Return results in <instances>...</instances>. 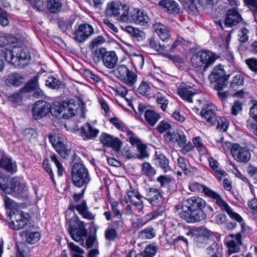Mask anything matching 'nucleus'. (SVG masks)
Masks as SVG:
<instances>
[{"instance_id":"22","label":"nucleus","mask_w":257,"mask_h":257,"mask_svg":"<svg viewBox=\"0 0 257 257\" xmlns=\"http://www.w3.org/2000/svg\"><path fill=\"white\" fill-rule=\"evenodd\" d=\"M200 114L207 125L212 126L216 124L217 116L214 109L203 108L200 111Z\"/></svg>"},{"instance_id":"62","label":"nucleus","mask_w":257,"mask_h":257,"mask_svg":"<svg viewBox=\"0 0 257 257\" xmlns=\"http://www.w3.org/2000/svg\"><path fill=\"white\" fill-rule=\"evenodd\" d=\"M246 64L252 72H257V59L255 58H250L245 60Z\"/></svg>"},{"instance_id":"11","label":"nucleus","mask_w":257,"mask_h":257,"mask_svg":"<svg viewBox=\"0 0 257 257\" xmlns=\"http://www.w3.org/2000/svg\"><path fill=\"white\" fill-rule=\"evenodd\" d=\"M231 153L234 159L239 163H246L251 158L249 150L236 143L232 145Z\"/></svg>"},{"instance_id":"28","label":"nucleus","mask_w":257,"mask_h":257,"mask_svg":"<svg viewBox=\"0 0 257 257\" xmlns=\"http://www.w3.org/2000/svg\"><path fill=\"white\" fill-rule=\"evenodd\" d=\"M164 210V208H160L153 212L147 214L143 218L138 220V222H139L138 225L142 227L148 221L158 217L159 216L162 215Z\"/></svg>"},{"instance_id":"3","label":"nucleus","mask_w":257,"mask_h":257,"mask_svg":"<svg viewBox=\"0 0 257 257\" xmlns=\"http://www.w3.org/2000/svg\"><path fill=\"white\" fill-rule=\"evenodd\" d=\"M217 59L216 55L207 50L199 51L193 55L191 59L192 66L196 68L206 71Z\"/></svg>"},{"instance_id":"32","label":"nucleus","mask_w":257,"mask_h":257,"mask_svg":"<svg viewBox=\"0 0 257 257\" xmlns=\"http://www.w3.org/2000/svg\"><path fill=\"white\" fill-rule=\"evenodd\" d=\"M76 210L85 219L93 220L95 217V215L88 211L85 201H83L80 204H77Z\"/></svg>"},{"instance_id":"51","label":"nucleus","mask_w":257,"mask_h":257,"mask_svg":"<svg viewBox=\"0 0 257 257\" xmlns=\"http://www.w3.org/2000/svg\"><path fill=\"white\" fill-rule=\"evenodd\" d=\"M105 238L109 241H113L117 237V231L113 227L108 226L104 232Z\"/></svg>"},{"instance_id":"8","label":"nucleus","mask_w":257,"mask_h":257,"mask_svg":"<svg viewBox=\"0 0 257 257\" xmlns=\"http://www.w3.org/2000/svg\"><path fill=\"white\" fill-rule=\"evenodd\" d=\"M212 234V232L204 226H200L193 229L187 233L194 237L195 244L201 247H203L207 243L208 238Z\"/></svg>"},{"instance_id":"53","label":"nucleus","mask_w":257,"mask_h":257,"mask_svg":"<svg viewBox=\"0 0 257 257\" xmlns=\"http://www.w3.org/2000/svg\"><path fill=\"white\" fill-rule=\"evenodd\" d=\"M248 211L254 217H257V199L253 198L248 201Z\"/></svg>"},{"instance_id":"47","label":"nucleus","mask_w":257,"mask_h":257,"mask_svg":"<svg viewBox=\"0 0 257 257\" xmlns=\"http://www.w3.org/2000/svg\"><path fill=\"white\" fill-rule=\"evenodd\" d=\"M126 135L129 142L134 147L138 148L143 144L138 138V137L136 136L135 134L131 130L126 131Z\"/></svg>"},{"instance_id":"31","label":"nucleus","mask_w":257,"mask_h":257,"mask_svg":"<svg viewBox=\"0 0 257 257\" xmlns=\"http://www.w3.org/2000/svg\"><path fill=\"white\" fill-rule=\"evenodd\" d=\"M146 122L151 126H154L161 118V115L153 110L147 109L145 113Z\"/></svg>"},{"instance_id":"55","label":"nucleus","mask_w":257,"mask_h":257,"mask_svg":"<svg viewBox=\"0 0 257 257\" xmlns=\"http://www.w3.org/2000/svg\"><path fill=\"white\" fill-rule=\"evenodd\" d=\"M131 61L134 65L142 68L144 64V58L141 54L134 53L131 56Z\"/></svg>"},{"instance_id":"38","label":"nucleus","mask_w":257,"mask_h":257,"mask_svg":"<svg viewBox=\"0 0 257 257\" xmlns=\"http://www.w3.org/2000/svg\"><path fill=\"white\" fill-rule=\"evenodd\" d=\"M156 164L161 167L166 172L170 170V167L169 165V162L168 159L163 155L160 154L157 156L155 159Z\"/></svg>"},{"instance_id":"14","label":"nucleus","mask_w":257,"mask_h":257,"mask_svg":"<svg viewBox=\"0 0 257 257\" xmlns=\"http://www.w3.org/2000/svg\"><path fill=\"white\" fill-rule=\"evenodd\" d=\"M51 105L49 103L44 100H38L35 103L32 109L33 117L38 119L46 116L50 111Z\"/></svg>"},{"instance_id":"20","label":"nucleus","mask_w":257,"mask_h":257,"mask_svg":"<svg viewBox=\"0 0 257 257\" xmlns=\"http://www.w3.org/2000/svg\"><path fill=\"white\" fill-rule=\"evenodd\" d=\"M145 198L152 205L157 206L161 202L162 195L159 189L151 188L146 190Z\"/></svg>"},{"instance_id":"1","label":"nucleus","mask_w":257,"mask_h":257,"mask_svg":"<svg viewBox=\"0 0 257 257\" xmlns=\"http://www.w3.org/2000/svg\"><path fill=\"white\" fill-rule=\"evenodd\" d=\"M206 201L198 196H192L188 199H184L182 201L176 205V210L181 209L179 215L188 223H194L200 221L206 218V215L203 209L206 206Z\"/></svg>"},{"instance_id":"2","label":"nucleus","mask_w":257,"mask_h":257,"mask_svg":"<svg viewBox=\"0 0 257 257\" xmlns=\"http://www.w3.org/2000/svg\"><path fill=\"white\" fill-rule=\"evenodd\" d=\"M69 232L72 238L81 245H84V240L88 231L85 228L84 222L81 221L77 215L74 216L69 221Z\"/></svg>"},{"instance_id":"45","label":"nucleus","mask_w":257,"mask_h":257,"mask_svg":"<svg viewBox=\"0 0 257 257\" xmlns=\"http://www.w3.org/2000/svg\"><path fill=\"white\" fill-rule=\"evenodd\" d=\"M156 252V247L155 246L149 245L143 251L137 254L135 257H153Z\"/></svg>"},{"instance_id":"6","label":"nucleus","mask_w":257,"mask_h":257,"mask_svg":"<svg viewBox=\"0 0 257 257\" xmlns=\"http://www.w3.org/2000/svg\"><path fill=\"white\" fill-rule=\"evenodd\" d=\"M71 176L73 184L78 187L86 186L91 180L88 170L81 163H76L74 164Z\"/></svg>"},{"instance_id":"40","label":"nucleus","mask_w":257,"mask_h":257,"mask_svg":"<svg viewBox=\"0 0 257 257\" xmlns=\"http://www.w3.org/2000/svg\"><path fill=\"white\" fill-rule=\"evenodd\" d=\"M149 46L151 48L155 50L164 52L167 50V48L169 46V45H165L160 44L159 41L154 38H151L149 40Z\"/></svg>"},{"instance_id":"43","label":"nucleus","mask_w":257,"mask_h":257,"mask_svg":"<svg viewBox=\"0 0 257 257\" xmlns=\"http://www.w3.org/2000/svg\"><path fill=\"white\" fill-rule=\"evenodd\" d=\"M68 247L72 253V257H84L83 254L84 253V250L78 245L71 242L68 243Z\"/></svg>"},{"instance_id":"15","label":"nucleus","mask_w":257,"mask_h":257,"mask_svg":"<svg viewBox=\"0 0 257 257\" xmlns=\"http://www.w3.org/2000/svg\"><path fill=\"white\" fill-rule=\"evenodd\" d=\"M93 33L94 29L91 25L88 24H81L74 34V39L79 43H82Z\"/></svg>"},{"instance_id":"50","label":"nucleus","mask_w":257,"mask_h":257,"mask_svg":"<svg viewBox=\"0 0 257 257\" xmlns=\"http://www.w3.org/2000/svg\"><path fill=\"white\" fill-rule=\"evenodd\" d=\"M244 4L252 12L255 21H257V0H243Z\"/></svg>"},{"instance_id":"42","label":"nucleus","mask_w":257,"mask_h":257,"mask_svg":"<svg viewBox=\"0 0 257 257\" xmlns=\"http://www.w3.org/2000/svg\"><path fill=\"white\" fill-rule=\"evenodd\" d=\"M156 101L158 103L161 104V108L163 110L165 111L167 107L169 100L167 98L168 95H167L165 93L158 92L156 93Z\"/></svg>"},{"instance_id":"59","label":"nucleus","mask_w":257,"mask_h":257,"mask_svg":"<svg viewBox=\"0 0 257 257\" xmlns=\"http://www.w3.org/2000/svg\"><path fill=\"white\" fill-rule=\"evenodd\" d=\"M143 198V196L141 195L140 197H139L138 198L133 199L130 201V202L136 207L139 212H143L144 208Z\"/></svg>"},{"instance_id":"41","label":"nucleus","mask_w":257,"mask_h":257,"mask_svg":"<svg viewBox=\"0 0 257 257\" xmlns=\"http://www.w3.org/2000/svg\"><path fill=\"white\" fill-rule=\"evenodd\" d=\"M62 3L60 0H47V8L52 13H56L62 9Z\"/></svg>"},{"instance_id":"21","label":"nucleus","mask_w":257,"mask_h":257,"mask_svg":"<svg viewBox=\"0 0 257 257\" xmlns=\"http://www.w3.org/2000/svg\"><path fill=\"white\" fill-rule=\"evenodd\" d=\"M9 190L7 194L15 193L18 195L24 194L27 190L25 184L16 178L11 179Z\"/></svg>"},{"instance_id":"61","label":"nucleus","mask_w":257,"mask_h":257,"mask_svg":"<svg viewBox=\"0 0 257 257\" xmlns=\"http://www.w3.org/2000/svg\"><path fill=\"white\" fill-rule=\"evenodd\" d=\"M171 124L166 120H162L157 126L156 130L160 133H163L168 131L171 128Z\"/></svg>"},{"instance_id":"46","label":"nucleus","mask_w":257,"mask_h":257,"mask_svg":"<svg viewBox=\"0 0 257 257\" xmlns=\"http://www.w3.org/2000/svg\"><path fill=\"white\" fill-rule=\"evenodd\" d=\"M178 166L181 169L185 175H189L191 173L189 169L188 161L183 157L179 156L177 159Z\"/></svg>"},{"instance_id":"29","label":"nucleus","mask_w":257,"mask_h":257,"mask_svg":"<svg viewBox=\"0 0 257 257\" xmlns=\"http://www.w3.org/2000/svg\"><path fill=\"white\" fill-rule=\"evenodd\" d=\"M189 188L192 192H201L209 197L213 190L197 182H193L189 185Z\"/></svg>"},{"instance_id":"17","label":"nucleus","mask_w":257,"mask_h":257,"mask_svg":"<svg viewBox=\"0 0 257 257\" xmlns=\"http://www.w3.org/2000/svg\"><path fill=\"white\" fill-rule=\"evenodd\" d=\"M14 52H15L16 58H17L16 67L23 68L31 58L28 50L22 47H14Z\"/></svg>"},{"instance_id":"56","label":"nucleus","mask_w":257,"mask_h":257,"mask_svg":"<svg viewBox=\"0 0 257 257\" xmlns=\"http://www.w3.org/2000/svg\"><path fill=\"white\" fill-rule=\"evenodd\" d=\"M151 90V87L149 83L145 81H142L138 88V92L145 96L149 95V92Z\"/></svg>"},{"instance_id":"63","label":"nucleus","mask_w":257,"mask_h":257,"mask_svg":"<svg viewBox=\"0 0 257 257\" xmlns=\"http://www.w3.org/2000/svg\"><path fill=\"white\" fill-rule=\"evenodd\" d=\"M110 121L118 130L125 132L127 130V128L125 127V125L122 123L121 121L119 120L118 118L116 117H112L110 119Z\"/></svg>"},{"instance_id":"34","label":"nucleus","mask_w":257,"mask_h":257,"mask_svg":"<svg viewBox=\"0 0 257 257\" xmlns=\"http://www.w3.org/2000/svg\"><path fill=\"white\" fill-rule=\"evenodd\" d=\"M38 79L39 76L38 75L33 77L22 88L21 92L22 93L33 92L39 85L38 83Z\"/></svg>"},{"instance_id":"26","label":"nucleus","mask_w":257,"mask_h":257,"mask_svg":"<svg viewBox=\"0 0 257 257\" xmlns=\"http://www.w3.org/2000/svg\"><path fill=\"white\" fill-rule=\"evenodd\" d=\"M0 167L12 174L16 173L17 170L15 162L6 156H3L0 160Z\"/></svg>"},{"instance_id":"27","label":"nucleus","mask_w":257,"mask_h":257,"mask_svg":"<svg viewBox=\"0 0 257 257\" xmlns=\"http://www.w3.org/2000/svg\"><path fill=\"white\" fill-rule=\"evenodd\" d=\"M159 5L166 9L170 13H178L180 10L178 3L173 0H161Z\"/></svg>"},{"instance_id":"44","label":"nucleus","mask_w":257,"mask_h":257,"mask_svg":"<svg viewBox=\"0 0 257 257\" xmlns=\"http://www.w3.org/2000/svg\"><path fill=\"white\" fill-rule=\"evenodd\" d=\"M244 82V78L243 75L240 73L235 74L232 78L231 81L230 87V88L236 90L237 87L242 86Z\"/></svg>"},{"instance_id":"19","label":"nucleus","mask_w":257,"mask_h":257,"mask_svg":"<svg viewBox=\"0 0 257 257\" xmlns=\"http://www.w3.org/2000/svg\"><path fill=\"white\" fill-rule=\"evenodd\" d=\"M178 93L184 100L192 103V96L196 94L190 84L183 83L180 85L178 89Z\"/></svg>"},{"instance_id":"7","label":"nucleus","mask_w":257,"mask_h":257,"mask_svg":"<svg viewBox=\"0 0 257 257\" xmlns=\"http://www.w3.org/2000/svg\"><path fill=\"white\" fill-rule=\"evenodd\" d=\"M112 72L118 79L128 86L133 87L137 81V75L123 64L117 65Z\"/></svg>"},{"instance_id":"13","label":"nucleus","mask_w":257,"mask_h":257,"mask_svg":"<svg viewBox=\"0 0 257 257\" xmlns=\"http://www.w3.org/2000/svg\"><path fill=\"white\" fill-rule=\"evenodd\" d=\"M244 230L241 229L240 232L228 235V236L231 238L225 243L227 248L226 254L228 256L232 253L239 252L240 246L242 245L241 232Z\"/></svg>"},{"instance_id":"23","label":"nucleus","mask_w":257,"mask_h":257,"mask_svg":"<svg viewBox=\"0 0 257 257\" xmlns=\"http://www.w3.org/2000/svg\"><path fill=\"white\" fill-rule=\"evenodd\" d=\"M99 131L94 128L90 123H86L81 127V136L84 140H91L96 138Z\"/></svg>"},{"instance_id":"12","label":"nucleus","mask_w":257,"mask_h":257,"mask_svg":"<svg viewBox=\"0 0 257 257\" xmlns=\"http://www.w3.org/2000/svg\"><path fill=\"white\" fill-rule=\"evenodd\" d=\"M27 216V213L22 211L16 210L11 213L10 214L11 227L15 230H19L24 227L29 221Z\"/></svg>"},{"instance_id":"57","label":"nucleus","mask_w":257,"mask_h":257,"mask_svg":"<svg viewBox=\"0 0 257 257\" xmlns=\"http://www.w3.org/2000/svg\"><path fill=\"white\" fill-rule=\"evenodd\" d=\"M61 85V82L57 78L49 77L46 81V85L53 89H58Z\"/></svg>"},{"instance_id":"30","label":"nucleus","mask_w":257,"mask_h":257,"mask_svg":"<svg viewBox=\"0 0 257 257\" xmlns=\"http://www.w3.org/2000/svg\"><path fill=\"white\" fill-rule=\"evenodd\" d=\"M129 8L127 6L123 4L121 5L119 11H118L115 16L117 20L121 22H127L130 21V13Z\"/></svg>"},{"instance_id":"54","label":"nucleus","mask_w":257,"mask_h":257,"mask_svg":"<svg viewBox=\"0 0 257 257\" xmlns=\"http://www.w3.org/2000/svg\"><path fill=\"white\" fill-rule=\"evenodd\" d=\"M228 78L229 75H226L217 80L215 82L216 84L214 86L215 89L217 91H221L222 89L225 88L228 84L227 80Z\"/></svg>"},{"instance_id":"35","label":"nucleus","mask_w":257,"mask_h":257,"mask_svg":"<svg viewBox=\"0 0 257 257\" xmlns=\"http://www.w3.org/2000/svg\"><path fill=\"white\" fill-rule=\"evenodd\" d=\"M226 75L224 74V71L223 69V66L221 65H219L214 67L213 70L209 76L210 80L212 82H216L217 80L223 77Z\"/></svg>"},{"instance_id":"5","label":"nucleus","mask_w":257,"mask_h":257,"mask_svg":"<svg viewBox=\"0 0 257 257\" xmlns=\"http://www.w3.org/2000/svg\"><path fill=\"white\" fill-rule=\"evenodd\" d=\"M93 59L96 63L102 61L104 66L108 69L114 68L118 61L116 53L113 51H108L105 48H101L95 50Z\"/></svg>"},{"instance_id":"60","label":"nucleus","mask_w":257,"mask_h":257,"mask_svg":"<svg viewBox=\"0 0 257 257\" xmlns=\"http://www.w3.org/2000/svg\"><path fill=\"white\" fill-rule=\"evenodd\" d=\"M96 242V236L93 234L87 235L85 240H84V245L87 248H91Z\"/></svg>"},{"instance_id":"37","label":"nucleus","mask_w":257,"mask_h":257,"mask_svg":"<svg viewBox=\"0 0 257 257\" xmlns=\"http://www.w3.org/2000/svg\"><path fill=\"white\" fill-rule=\"evenodd\" d=\"M141 173L143 175L152 177L156 174V171L150 163L145 162L141 165Z\"/></svg>"},{"instance_id":"10","label":"nucleus","mask_w":257,"mask_h":257,"mask_svg":"<svg viewBox=\"0 0 257 257\" xmlns=\"http://www.w3.org/2000/svg\"><path fill=\"white\" fill-rule=\"evenodd\" d=\"M242 20L241 15L236 9L232 8L228 10L226 13L223 21L224 27L220 21H218L216 24L222 29L224 28H231L237 25Z\"/></svg>"},{"instance_id":"64","label":"nucleus","mask_w":257,"mask_h":257,"mask_svg":"<svg viewBox=\"0 0 257 257\" xmlns=\"http://www.w3.org/2000/svg\"><path fill=\"white\" fill-rule=\"evenodd\" d=\"M248 33L249 31L245 27L240 29L238 34V40L240 42L243 43L247 41L248 39Z\"/></svg>"},{"instance_id":"16","label":"nucleus","mask_w":257,"mask_h":257,"mask_svg":"<svg viewBox=\"0 0 257 257\" xmlns=\"http://www.w3.org/2000/svg\"><path fill=\"white\" fill-rule=\"evenodd\" d=\"M150 19L146 12L135 9L130 13V23L144 26L148 25Z\"/></svg>"},{"instance_id":"9","label":"nucleus","mask_w":257,"mask_h":257,"mask_svg":"<svg viewBox=\"0 0 257 257\" xmlns=\"http://www.w3.org/2000/svg\"><path fill=\"white\" fill-rule=\"evenodd\" d=\"M77 106L71 102H63L58 108L53 109L52 112L57 117L69 118L74 116L77 112Z\"/></svg>"},{"instance_id":"33","label":"nucleus","mask_w":257,"mask_h":257,"mask_svg":"<svg viewBox=\"0 0 257 257\" xmlns=\"http://www.w3.org/2000/svg\"><path fill=\"white\" fill-rule=\"evenodd\" d=\"M121 4L113 1L107 3V7L105 10V14L108 17H114L117 15L118 11H119Z\"/></svg>"},{"instance_id":"49","label":"nucleus","mask_w":257,"mask_h":257,"mask_svg":"<svg viewBox=\"0 0 257 257\" xmlns=\"http://www.w3.org/2000/svg\"><path fill=\"white\" fill-rule=\"evenodd\" d=\"M216 128L221 132H225L229 126V122L226 118L222 117H216Z\"/></svg>"},{"instance_id":"39","label":"nucleus","mask_w":257,"mask_h":257,"mask_svg":"<svg viewBox=\"0 0 257 257\" xmlns=\"http://www.w3.org/2000/svg\"><path fill=\"white\" fill-rule=\"evenodd\" d=\"M55 149L64 159L67 158L72 153L71 150L69 149L62 141L56 146Z\"/></svg>"},{"instance_id":"4","label":"nucleus","mask_w":257,"mask_h":257,"mask_svg":"<svg viewBox=\"0 0 257 257\" xmlns=\"http://www.w3.org/2000/svg\"><path fill=\"white\" fill-rule=\"evenodd\" d=\"M208 198L214 201L221 211L226 212L232 219L239 223L242 229L244 230L245 224L243 218L239 214L233 211L229 204L223 199L220 194L213 191Z\"/></svg>"},{"instance_id":"52","label":"nucleus","mask_w":257,"mask_h":257,"mask_svg":"<svg viewBox=\"0 0 257 257\" xmlns=\"http://www.w3.org/2000/svg\"><path fill=\"white\" fill-rule=\"evenodd\" d=\"M155 235V230L152 227H147L140 232V236L143 239H151Z\"/></svg>"},{"instance_id":"18","label":"nucleus","mask_w":257,"mask_h":257,"mask_svg":"<svg viewBox=\"0 0 257 257\" xmlns=\"http://www.w3.org/2000/svg\"><path fill=\"white\" fill-rule=\"evenodd\" d=\"M99 140L104 145L111 147L116 151H118L120 149L122 144L119 139L106 133H103L100 136Z\"/></svg>"},{"instance_id":"25","label":"nucleus","mask_w":257,"mask_h":257,"mask_svg":"<svg viewBox=\"0 0 257 257\" xmlns=\"http://www.w3.org/2000/svg\"><path fill=\"white\" fill-rule=\"evenodd\" d=\"M24 81V76L17 72L9 75L6 80V83L8 85L16 87L21 85Z\"/></svg>"},{"instance_id":"48","label":"nucleus","mask_w":257,"mask_h":257,"mask_svg":"<svg viewBox=\"0 0 257 257\" xmlns=\"http://www.w3.org/2000/svg\"><path fill=\"white\" fill-rule=\"evenodd\" d=\"M27 241L30 244H34L37 242L40 238L39 232L28 231L26 232Z\"/></svg>"},{"instance_id":"24","label":"nucleus","mask_w":257,"mask_h":257,"mask_svg":"<svg viewBox=\"0 0 257 257\" xmlns=\"http://www.w3.org/2000/svg\"><path fill=\"white\" fill-rule=\"evenodd\" d=\"M153 29L155 32L158 34L160 38L163 42H168L170 39V34L167 27L157 22L153 24Z\"/></svg>"},{"instance_id":"58","label":"nucleus","mask_w":257,"mask_h":257,"mask_svg":"<svg viewBox=\"0 0 257 257\" xmlns=\"http://www.w3.org/2000/svg\"><path fill=\"white\" fill-rule=\"evenodd\" d=\"M180 132L179 131H168L166 134L165 135L164 138L167 141L176 142L178 139H179Z\"/></svg>"},{"instance_id":"36","label":"nucleus","mask_w":257,"mask_h":257,"mask_svg":"<svg viewBox=\"0 0 257 257\" xmlns=\"http://www.w3.org/2000/svg\"><path fill=\"white\" fill-rule=\"evenodd\" d=\"M3 53V56L9 63H11L16 67L17 64V58H16L15 52H14V48L12 50H9L4 48L2 50Z\"/></svg>"}]
</instances>
